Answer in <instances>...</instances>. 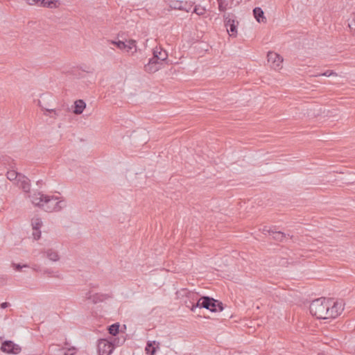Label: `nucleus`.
<instances>
[{"label": "nucleus", "mask_w": 355, "mask_h": 355, "mask_svg": "<svg viewBox=\"0 0 355 355\" xmlns=\"http://www.w3.org/2000/svg\"><path fill=\"white\" fill-rule=\"evenodd\" d=\"M31 225L33 230H38L40 229L42 226V219L38 217H35L31 220Z\"/></svg>", "instance_id": "obj_26"}, {"label": "nucleus", "mask_w": 355, "mask_h": 355, "mask_svg": "<svg viewBox=\"0 0 355 355\" xmlns=\"http://www.w3.org/2000/svg\"><path fill=\"white\" fill-rule=\"evenodd\" d=\"M137 42L134 40H112V45L116 46L121 51L125 53H131L133 55L137 52Z\"/></svg>", "instance_id": "obj_6"}, {"label": "nucleus", "mask_w": 355, "mask_h": 355, "mask_svg": "<svg viewBox=\"0 0 355 355\" xmlns=\"http://www.w3.org/2000/svg\"><path fill=\"white\" fill-rule=\"evenodd\" d=\"M86 107V103L83 100H77L74 103L73 112L76 114H80L83 113Z\"/></svg>", "instance_id": "obj_22"}, {"label": "nucleus", "mask_w": 355, "mask_h": 355, "mask_svg": "<svg viewBox=\"0 0 355 355\" xmlns=\"http://www.w3.org/2000/svg\"><path fill=\"white\" fill-rule=\"evenodd\" d=\"M162 62L157 60V58L152 57L148 60L146 64L144 65V70L148 73H155L157 71L162 65Z\"/></svg>", "instance_id": "obj_11"}, {"label": "nucleus", "mask_w": 355, "mask_h": 355, "mask_svg": "<svg viewBox=\"0 0 355 355\" xmlns=\"http://www.w3.org/2000/svg\"><path fill=\"white\" fill-rule=\"evenodd\" d=\"M33 236L35 240H39L41 237V231L40 229L38 230H33Z\"/></svg>", "instance_id": "obj_31"}, {"label": "nucleus", "mask_w": 355, "mask_h": 355, "mask_svg": "<svg viewBox=\"0 0 355 355\" xmlns=\"http://www.w3.org/2000/svg\"><path fill=\"white\" fill-rule=\"evenodd\" d=\"M85 297L87 300H91L94 304H97L108 300L110 296L107 294L93 293L92 292H88L86 294Z\"/></svg>", "instance_id": "obj_13"}, {"label": "nucleus", "mask_w": 355, "mask_h": 355, "mask_svg": "<svg viewBox=\"0 0 355 355\" xmlns=\"http://www.w3.org/2000/svg\"><path fill=\"white\" fill-rule=\"evenodd\" d=\"M47 111L49 112H55V110H47Z\"/></svg>", "instance_id": "obj_41"}, {"label": "nucleus", "mask_w": 355, "mask_h": 355, "mask_svg": "<svg viewBox=\"0 0 355 355\" xmlns=\"http://www.w3.org/2000/svg\"><path fill=\"white\" fill-rule=\"evenodd\" d=\"M218 4V10L220 12H225L228 7L227 0H217Z\"/></svg>", "instance_id": "obj_27"}, {"label": "nucleus", "mask_w": 355, "mask_h": 355, "mask_svg": "<svg viewBox=\"0 0 355 355\" xmlns=\"http://www.w3.org/2000/svg\"><path fill=\"white\" fill-rule=\"evenodd\" d=\"M43 273L49 277H58V275H53V271L51 269L46 268L43 270Z\"/></svg>", "instance_id": "obj_32"}, {"label": "nucleus", "mask_w": 355, "mask_h": 355, "mask_svg": "<svg viewBox=\"0 0 355 355\" xmlns=\"http://www.w3.org/2000/svg\"><path fill=\"white\" fill-rule=\"evenodd\" d=\"M10 306L8 302H3L1 304L0 306L1 309H6Z\"/></svg>", "instance_id": "obj_38"}, {"label": "nucleus", "mask_w": 355, "mask_h": 355, "mask_svg": "<svg viewBox=\"0 0 355 355\" xmlns=\"http://www.w3.org/2000/svg\"><path fill=\"white\" fill-rule=\"evenodd\" d=\"M268 232L269 234L272 236V239L274 240L280 241V242H283L286 239L287 236L288 237H290V239H291L293 237V236H290L289 234H286L280 231L269 230H268Z\"/></svg>", "instance_id": "obj_17"}, {"label": "nucleus", "mask_w": 355, "mask_h": 355, "mask_svg": "<svg viewBox=\"0 0 355 355\" xmlns=\"http://www.w3.org/2000/svg\"><path fill=\"white\" fill-rule=\"evenodd\" d=\"M22 174L17 173L15 170H10L7 172V178L10 181H17Z\"/></svg>", "instance_id": "obj_24"}, {"label": "nucleus", "mask_w": 355, "mask_h": 355, "mask_svg": "<svg viewBox=\"0 0 355 355\" xmlns=\"http://www.w3.org/2000/svg\"><path fill=\"white\" fill-rule=\"evenodd\" d=\"M41 252L51 261L55 262L60 260L58 252L53 248L44 249Z\"/></svg>", "instance_id": "obj_14"}, {"label": "nucleus", "mask_w": 355, "mask_h": 355, "mask_svg": "<svg viewBox=\"0 0 355 355\" xmlns=\"http://www.w3.org/2000/svg\"><path fill=\"white\" fill-rule=\"evenodd\" d=\"M17 185L20 187L24 192H29L31 189L30 181L28 178L21 175L19 176V178L17 182Z\"/></svg>", "instance_id": "obj_16"}, {"label": "nucleus", "mask_w": 355, "mask_h": 355, "mask_svg": "<svg viewBox=\"0 0 355 355\" xmlns=\"http://www.w3.org/2000/svg\"><path fill=\"white\" fill-rule=\"evenodd\" d=\"M328 299L320 297L313 301L310 304V313L318 319H328Z\"/></svg>", "instance_id": "obj_2"}, {"label": "nucleus", "mask_w": 355, "mask_h": 355, "mask_svg": "<svg viewBox=\"0 0 355 355\" xmlns=\"http://www.w3.org/2000/svg\"><path fill=\"white\" fill-rule=\"evenodd\" d=\"M234 17L233 14L231 13H225L223 15L224 17V23L226 28H228V27L232 24L236 23V20L233 19Z\"/></svg>", "instance_id": "obj_23"}, {"label": "nucleus", "mask_w": 355, "mask_h": 355, "mask_svg": "<svg viewBox=\"0 0 355 355\" xmlns=\"http://www.w3.org/2000/svg\"><path fill=\"white\" fill-rule=\"evenodd\" d=\"M80 69L87 73H92L94 71V69L89 66L80 67Z\"/></svg>", "instance_id": "obj_33"}, {"label": "nucleus", "mask_w": 355, "mask_h": 355, "mask_svg": "<svg viewBox=\"0 0 355 355\" xmlns=\"http://www.w3.org/2000/svg\"><path fill=\"white\" fill-rule=\"evenodd\" d=\"M31 199L32 203L37 207L40 208L42 207V205L44 201V198L46 195L42 193V192L34 193L33 195L29 196Z\"/></svg>", "instance_id": "obj_15"}, {"label": "nucleus", "mask_w": 355, "mask_h": 355, "mask_svg": "<svg viewBox=\"0 0 355 355\" xmlns=\"http://www.w3.org/2000/svg\"><path fill=\"white\" fill-rule=\"evenodd\" d=\"M253 15L258 22H266V18L265 17L263 11L261 8H254L253 9Z\"/></svg>", "instance_id": "obj_21"}, {"label": "nucleus", "mask_w": 355, "mask_h": 355, "mask_svg": "<svg viewBox=\"0 0 355 355\" xmlns=\"http://www.w3.org/2000/svg\"><path fill=\"white\" fill-rule=\"evenodd\" d=\"M157 58L159 62L164 61L168 58V53L166 51L162 50L160 47H155L153 50V56Z\"/></svg>", "instance_id": "obj_18"}, {"label": "nucleus", "mask_w": 355, "mask_h": 355, "mask_svg": "<svg viewBox=\"0 0 355 355\" xmlns=\"http://www.w3.org/2000/svg\"><path fill=\"white\" fill-rule=\"evenodd\" d=\"M328 318H335L340 315L344 309V303L343 300L334 301V299H328Z\"/></svg>", "instance_id": "obj_7"}, {"label": "nucleus", "mask_w": 355, "mask_h": 355, "mask_svg": "<svg viewBox=\"0 0 355 355\" xmlns=\"http://www.w3.org/2000/svg\"><path fill=\"white\" fill-rule=\"evenodd\" d=\"M1 349L8 354H18L21 352V347L11 340L2 343Z\"/></svg>", "instance_id": "obj_9"}, {"label": "nucleus", "mask_w": 355, "mask_h": 355, "mask_svg": "<svg viewBox=\"0 0 355 355\" xmlns=\"http://www.w3.org/2000/svg\"><path fill=\"white\" fill-rule=\"evenodd\" d=\"M29 5L40 6L41 0H26Z\"/></svg>", "instance_id": "obj_34"}, {"label": "nucleus", "mask_w": 355, "mask_h": 355, "mask_svg": "<svg viewBox=\"0 0 355 355\" xmlns=\"http://www.w3.org/2000/svg\"><path fill=\"white\" fill-rule=\"evenodd\" d=\"M173 8L178 10H186V8L183 6V2L179 1H175L172 2V6Z\"/></svg>", "instance_id": "obj_28"}, {"label": "nucleus", "mask_w": 355, "mask_h": 355, "mask_svg": "<svg viewBox=\"0 0 355 355\" xmlns=\"http://www.w3.org/2000/svg\"><path fill=\"white\" fill-rule=\"evenodd\" d=\"M107 330L108 333L110 334H111V330H112L111 325H109L107 327Z\"/></svg>", "instance_id": "obj_39"}, {"label": "nucleus", "mask_w": 355, "mask_h": 355, "mask_svg": "<svg viewBox=\"0 0 355 355\" xmlns=\"http://www.w3.org/2000/svg\"><path fill=\"white\" fill-rule=\"evenodd\" d=\"M239 22L236 21V23H232L228 28H227V31L231 37H236L237 35V25Z\"/></svg>", "instance_id": "obj_25"}, {"label": "nucleus", "mask_w": 355, "mask_h": 355, "mask_svg": "<svg viewBox=\"0 0 355 355\" xmlns=\"http://www.w3.org/2000/svg\"><path fill=\"white\" fill-rule=\"evenodd\" d=\"M66 207V202L58 196L46 195L42 209L47 212L60 211Z\"/></svg>", "instance_id": "obj_3"}, {"label": "nucleus", "mask_w": 355, "mask_h": 355, "mask_svg": "<svg viewBox=\"0 0 355 355\" xmlns=\"http://www.w3.org/2000/svg\"><path fill=\"white\" fill-rule=\"evenodd\" d=\"M98 352L99 355H110L111 341L105 338L100 339L98 343Z\"/></svg>", "instance_id": "obj_10"}, {"label": "nucleus", "mask_w": 355, "mask_h": 355, "mask_svg": "<svg viewBox=\"0 0 355 355\" xmlns=\"http://www.w3.org/2000/svg\"><path fill=\"white\" fill-rule=\"evenodd\" d=\"M11 266L13 268V269L17 271H21L22 268H29V266L27 264L21 265L20 263H12Z\"/></svg>", "instance_id": "obj_29"}, {"label": "nucleus", "mask_w": 355, "mask_h": 355, "mask_svg": "<svg viewBox=\"0 0 355 355\" xmlns=\"http://www.w3.org/2000/svg\"><path fill=\"white\" fill-rule=\"evenodd\" d=\"M196 306H199L200 309L205 308L211 312L221 311L224 309L223 304L220 301L209 296L200 297Z\"/></svg>", "instance_id": "obj_4"}, {"label": "nucleus", "mask_w": 355, "mask_h": 355, "mask_svg": "<svg viewBox=\"0 0 355 355\" xmlns=\"http://www.w3.org/2000/svg\"><path fill=\"white\" fill-rule=\"evenodd\" d=\"M175 295L177 298L191 311H195L196 308H199V306H196V302L200 300L198 293L189 291L187 288H181L176 291Z\"/></svg>", "instance_id": "obj_1"}, {"label": "nucleus", "mask_w": 355, "mask_h": 355, "mask_svg": "<svg viewBox=\"0 0 355 355\" xmlns=\"http://www.w3.org/2000/svg\"><path fill=\"white\" fill-rule=\"evenodd\" d=\"M268 62L271 64V67L277 70L283 62V58L277 53L274 52H269L268 53Z\"/></svg>", "instance_id": "obj_12"}, {"label": "nucleus", "mask_w": 355, "mask_h": 355, "mask_svg": "<svg viewBox=\"0 0 355 355\" xmlns=\"http://www.w3.org/2000/svg\"><path fill=\"white\" fill-rule=\"evenodd\" d=\"M194 12H195L196 14H198V15H202V12H198V9H197V8H196V7L194 8Z\"/></svg>", "instance_id": "obj_40"}, {"label": "nucleus", "mask_w": 355, "mask_h": 355, "mask_svg": "<svg viewBox=\"0 0 355 355\" xmlns=\"http://www.w3.org/2000/svg\"><path fill=\"white\" fill-rule=\"evenodd\" d=\"M60 5V0H41L39 6H42L49 8H58Z\"/></svg>", "instance_id": "obj_20"}, {"label": "nucleus", "mask_w": 355, "mask_h": 355, "mask_svg": "<svg viewBox=\"0 0 355 355\" xmlns=\"http://www.w3.org/2000/svg\"><path fill=\"white\" fill-rule=\"evenodd\" d=\"M349 27L352 29V30H355V16L353 18V19H352L349 24Z\"/></svg>", "instance_id": "obj_35"}, {"label": "nucleus", "mask_w": 355, "mask_h": 355, "mask_svg": "<svg viewBox=\"0 0 355 355\" xmlns=\"http://www.w3.org/2000/svg\"><path fill=\"white\" fill-rule=\"evenodd\" d=\"M324 76L329 77L331 76H336V73L334 72L331 70H327L325 72H324L322 73H318L317 75H315L314 76L318 77V76Z\"/></svg>", "instance_id": "obj_30"}, {"label": "nucleus", "mask_w": 355, "mask_h": 355, "mask_svg": "<svg viewBox=\"0 0 355 355\" xmlns=\"http://www.w3.org/2000/svg\"><path fill=\"white\" fill-rule=\"evenodd\" d=\"M126 325L121 326L119 322L112 324V350L123 345L126 340Z\"/></svg>", "instance_id": "obj_5"}, {"label": "nucleus", "mask_w": 355, "mask_h": 355, "mask_svg": "<svg viewBox=\"0 0 355 355\" xmlns=\"http://www.w3.org/2000/svg\"><path fill=\"white\" fill-rule=\"evenodd\" d=\"M32 269L34 271H36V272H40L41 271L40 267L38 265H37V264H33V266H32Z\"/></svg>", "instance_id": "obj_37"}, {"label": "nucleus", "mask_w": 355, "mask_h": 355, "mask_svg": "<svg viewBox=\"0 0 355 355\" xmlns=\"http://www.w3.org/2000/svg\"><path fill=\"white\" fill-rule=\"evenodd\" d=\"M159 343L155 340L148 341L145 349L146 354L149 355H155L157 352V349L159 348Z\"/></svg>", "instance_id": "obj_19"}, {"label": "nucleus", "mask_w": 355, "mask_h": 355, "mask_svg": "<svg viewBox=\"0 0 355 355\" xmlns=\"http://www.w3.org/2000/svg\"><path fill=\"white\" fill-rule=\"evenodd\" d=\"M74 348L68 349V350L64 354V355H73L74 354Z\"/></svg>", "instance_id": "obj_36"}, {"label": "nucleus", "mask_w": 355, "mask_h": 355, "mask_svg": "<svg viewBox=\"0 0 355 355\" xmlns=\"http://www.w3.org/2000/svg\"><path fill=\"white\" fill-rule=\"evenodd\" d=\"M328 318H335L340 315L344 309V303L343 300L334 301V299H328Z\"/></svg>", "instance_id": "obj_8"}]
</instances>
